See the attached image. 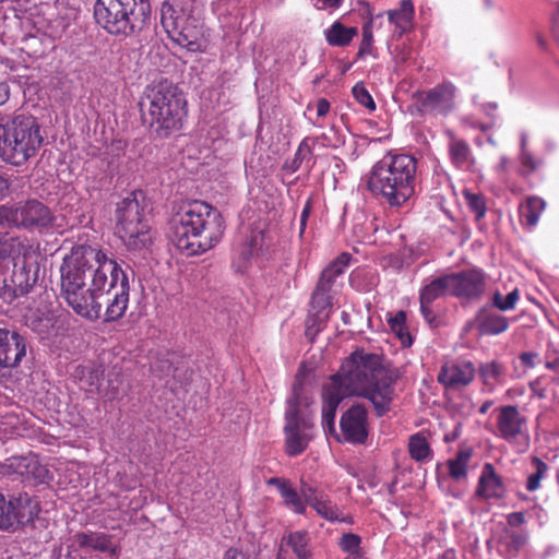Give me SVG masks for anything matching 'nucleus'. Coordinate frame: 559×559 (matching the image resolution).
I'll return each instance as SVG.
<instances>
[{
  "instance_id": "nucleus-42",
  "label": "nucleus",
  "mask_w": 559,
  "mask_h": 559,
  "mask_svg": "<svg viewBox=\"0 0 559 559\" xmlns=\"http://www.w3.org/2000/svg\"><path fill=\"white\" fill-rule=\"evenodd\" d=\"M533 463L536 467V472L528 476L526 483V489L528 491H535L540 486V479L546 474L548 466L545 462H543L539 457H533Z\"/></svg>"
},
{
  "instance_id": "nucleus-56",
  "label": "nucleus",
  "mask_w": 559,
  "mask_h": 559,
  "mask_svg": "<svg viewBox=\"0 0 559 559\" xmlns=\"http://www.w3.org/2000/svg\"><path fill=\"white\" fill-rule=\"evenodd\" d=\"M394 334H396V336L399 337V340L401 341L402 345L404 347H409L412 346L413 344V337L407 329V326H403L401 329V331H397V330H394L392 331Z\"/></svg>"
},
{
  "instance_id": "nucleus-21",
  "label": "nucleus",
  "mask_w": 559,
  "mask_h": 559,
  "mask_svg": "<svg viewBox=\"0 0 559 559\" xmlns=\"http://www.w3.org/2000/svg\"><path fill=\"white\" fill-rule=\"evenodd\" d=\"M11 528L33 523L39 512V502L28 493H19L10 500Z\"/></svg>"
},
{
  "instance_id": "nucleus-44",
  "label": "nucleus",
  "mask_w": 559,
  "mask_h": 559,
  "mask_svg": "<svg viewBox=\"0 0 559 559\" xmlns=\"http://www.w3.org/2000/svg\"><path fill=\"white\" fill-rule=\"evenodd\" d=\"M319 141H321L323 146L333 148L340 147L341 145L344 144L343 136H341L337 133V131L334 130V128H331L329 133H322L320 136L316 139L310 138V143L312 144V146Z\"/></svg>"
},
{
  "instance_id": "nucleus-18",
  "label": "nucleus",
  "mask_w": 559,
  "mask_h": 559,
  "mask_svg": "<svg viewBox=\"0 0 559 559\" xmlns=\"http://www.w3.org/2000/svg\"><path fill=\"white\" fill-rule=\"evenodd\" d=\"M195 20L190 16L176 17L174 21L163 23L168 37L178 46L194 51L198 49L199 31L194 24Z\"/></svg>"
},
{
  "instance_id": "nucleus-41",
  "label": "nucleus",
  "mask_w": 559,
  "mask_h": 559,
  "mask_svg": "<svg viewBox=\"0 0 559 559\" xmlns=\"http://www.w3.org/2000/svg\"><path fill=\"white\" fill-rule=\"evenodd\" d=\"M282 498L285 501V504L294 510V512L298 514H304L306 511V504L301 500L300 493L297 492L296 489L288 486L281 492Z\"/></svg>"
},
{
  "instance_id": "nucleus-48",
  "label": "nucleus",
  "mask_w": 559,
  "mask_h": 559,
  "mask_svg": "<svg viewBox=\"0 0 559 559\" xmlns=\"http://www.w3.org/2000/svg\"><path fill=\"white\" fill-rule=\"evenodd\" d=\"M10 500L7 501L4 496L0 493V530H10Z\"/></svg>"
},
{
  "instance_id": "nucleus-37",
  "label": "nucleus",
  "mask_w": 559,
  "mask_h": 559,
  "mask_svg": "<svg viewBox=\"0 0 559 559\" xmlns=\"http://www.w3.org/2000/svg\"><path fill=\"white\" fill-rule=\"evenodd\" d=\"M311 507L320 516L328 521H343V519L340 518V512L336 506L333 504L330 500L325 499L322 495H320V497L311 504Z\"/></svg>"
},
{
  "instance_id": "nucleus-14",
  "label": "nucleus",
  "mask_w": 559,
  "mask_h": 559,
  "mask_svg": "<svg viewBox=\"0 0 559 559\" xmlns=\"http://www.w3.org/2000/svg\"><path fill=\"white\" fill-rule=\"evenodd\" d=\"M450 294L459 298H479L486 287V275L483 271L471 269L448 274Z\"/></svg>"
},
{
  "instance_id": "nucleus-59",
  "label": "nucleus",
  "mask_w": 559,
  "mask_h": 559,
  "mask_svg": "<svg viewBox=\"0 0 559 559\" xmlns=\"http://www.w3.org/2000/svg\"><path fill=\"white\" fill-rule=\"evenodd\" d=\"M306 325H307V335H310V334H317L319 331H320V325L318 324V319L316 317H308L307 321H306Z\"/></svg>"
},
{
  "instance_id": "nucleus-30",
  "label": "nucleus",
  "mask_w": 559,
  "mask_h": 559,
  "mask_svg": "<svg viewBox=\"0 0 559 559\" xmlns=\"http://www.w3.org/2000/svg\"><path fill=\"white\" fill-rule=\"evenodd\" d=\"M287 546H289L297 559H313L309 549L310 536L307 531L290 532L284 537Z\"/></svg>"
},
{
  "instance_id": "nucleus-33",
  "label": "nucleus",
  "mask_w": 559,
  "mask_h": 559,
  "mask_svg": "<svg viewBox=\"0 0 559 559\" xmlns=\"http://www.w3.org/2000/svg\"><path fill=\"white\" fill-rule=\"evenodd\" d=\"M408 451L411 457L417 462H424L432 457L429 443L421 433H415L409 438Z\"/></svg>"
},
{
  "instance_id": "nucleus-6",
  "label": "nucleus",
  "mask_w": 559,
  "mask_h": 559,
  "mask_svg": "<svg viewBox=\"0 0 559 559\" xmlns=\"http://www.w3.org/2000/svg\"><path fill=\"white\" fill-rule=\"evenodd\" d=\"M44 143L37 119L28 114H15L0 120V159L22 166L34 157Z\"/></svg>"
},
{
  "instance_id": "nucleus-25",
  "label": "nucleus",
  "mask_w": 559,
  "mask_h": 559,
  "mask_svg": "<svg viewBox=\"0 0 559 559\" xmlns=\"http://www.w3.org/2000/svg\"><path fill=\"white\" fill-rule=\"evenodd\" d=\"M546 202L536 195L527 197L525 202L519 207V214L522 225L532 228L537 225Z\"/></svg>"
},
{
  "instance_id": "nucleus-4",
  "label": "nucleus",
  "mask_w": 559,
  "mask_h": 559,
  "mask_svg": "<svg viewBox=\"0 0 559 559\" xmlns=\"http://www.w3.org/2000/svg\"><path fill=\"white\" fill-rule=\"evenodd\" d=\"M142 123L158 139H167L182 128L187 99L168 80L147 85L139 102Z\"/></svg>"
},
{
  "instance_id": "nucleus-5",
  "label": "nucleus",
  "mask_w": 559,
  "mask_h": 559,
  "mask_svg": "<svg viewBox=\"0 0 559 559\" xmlns=\"http://www.w3.org/2000/svg\"><path fill=\"white\" fill-rule=\"evenodd\" d=\"M417 159L408 154H385L366 176L371 194L390 207L403 206L415 193Z\"/></svg>"
},
{
  "instance_id": "nucleus-8",
  "label": "nucleus",
  "mask_w": 559,
  "mask_h": 559,
  "mask_svg": "<svg viewBox=\"0 0 559 559\" xmlns=\"http://www.w3.org/2000/svg\"><path fill=\"white\" fill-rule=\"evenodd\" d=\"M287 408L285 411V451L289 456L301 454L313 438V421L309 414L301 409V406H308L311 401L304 393L299 373L293 385L290 397L287 399Z\"/></svg>"
},
{
  "instance_id": "nucleus-1",
  "label": "nucleus",
  "mask_w": 559,
  "mask_h": 559,
  "mask_svg": "<svg viewBox=\"0 0 559 559\" xmlns=\"http://www.w3.org/2000/svg\"><path fill=\"white\" fill-rule=\"evenodd\" d=\"M114 255L92 246H76L60 266L61 292L72 310L90 321L122 318L129 304L127 271Z\"/></svg>"
},
{
  "instance_id": "nucleus-46",
  "label": "nucleus",
  "mask_w": 559,
  "mask_h": 559,
  "mask_svg": "<svg viewBox=\"0 0 559 559\" xmlns=\"http://www.w3.org/2000/svg\"><path fill=\"white\" fill-rule=\"evenodd\" d=\"M360 544H361L360 536H358L357 534H354V533L343 534L341 542H340L341 548L344 551L348 552V555L361 552Z\"/></svg>"
},
{
  "instance_id": "nucleus-2",
  "label": "nucleus",
  "mask_w": 559,
  "mask_h": 559,
  "mask_svg": "<svg viewBox=\"0 0 559 559\" xmlns=\"http://www.w3.org/2000/svg\"><path fill=\"white\" fill-rule=\"evenodd\" d=\"M349 396L370 401L378 417L390 412L396 396L395 384L402 377L399 368L382 366L381 356L356 349L336 373Z\"/></svg>"
},
{
  "instance_id": "nucleus-23",
  "label": "nucleus",
  "mask_w": 559,
  "mask_h": 559,
  "mask_svg": "<svg viewBox=\"0 0 559 559\" xmlns=\"http://www.w3.org/2000/svg\"><path fill=\"white\" fill-rule=\"evenodd\" d=\"M476 496L485 500L499 499L504 496L502 480L490 463H486L483 467L476 488Z\"/></svg>"
},
{
  "instance_id": "nucleus-35",
  "label": "nucleus",
  "mask_w": 559,
  "mask_h": 559,
  "mask_svg": "<svg viewBox=\"0 0 559 559\" xmlns=\"http://www.w3.org/2000/svg\"><path fill=\"white\" fill-rule=\"evenodd\" d=\"M527 536L524 533H518L507 530L500 538V544L504 547L508 555H516L526 544Z\"/></svg>"
},
{
  "instance_id": "nucleus-49",
  "label": "nucleus",
  "mask_w": 559,
  "mask_h": 559,
  "mask_svg": "<svg viewBox=\"0 0 559 559\" xmlns=\"http://www.w3.org/2000/svg\"><path fill=\"white\" fill-rule=\"evenodd\" d=\"M545 367L548 370L559 373V353L555 347L548 345V348L545 353Z\"/></svg>"
},
{
  "instance_id": "nucleus-22",
  "label": "nucleus",
  "mask_w": 559,
  "mask_h": 559,
  "mask_svg": "<svg viewBox=\"0 0 559 559\" xmlns=\"http://www.w3.org/2000/svg\"><path fill=\"white\" fill-rule=\"evenodd\" d=\"M445 134L449 139L448 151L451 164L462 170L472 169L475 158L469 144L465 140L457 138L451 130H447Z\"/></svg>"
},
{
  "instance_id": "nucleus-63",
  "label": "nucleus",
  "mask_w": 559,
  "mask_h": 559,
  "mask_svg": "<svg viewBox=\"0 0 559 559\" xmlns=\"http://www.w3.org/2000/svg\"><path fill=\"white\" fill-rule=\"evenodd\" d=\"M10 190V181L3 175L0 174V199L8 195Z\"/></svg>"
},
{
  "instance_id": "nucleus-27",
  "label": "nucleus",
  "mask_w": 559,
  "mask_h": 559,
  "mask_svg": "<svg viewBox=\"0 0 559 559\" xmlns=\"http://www.w3.org/2000/svg\"><path fill=\"white\" fill-rule=\"evenodd\" d=\"M312 144L310 143V138H305L298 145L297 151L294 155V158L290 160H286L283 168L290 174L296 173L304 163H306L307 168L311 169L314 162Z\"/></svg>"
},
{
  "instance_id": "nucleus-36",
  "label": "nucleus",
  "mask_w": 559,
  "mask_h": 559,
  "mask_svg": "<svg viewBox=\"0 0 559 559\" xmlns=\"http://www.w3.org/2000/svg\"><path fill=\"white\" fill-rule=\"evenodd\" d=\"M479 376L486 385L499 383L502 380L503 367L496 360L480 365Z\"/></svg>"
},
{
  "instance_id": "nucleus-31",
  "label": "nucleus",
  "mask_w": 559,
  "mask_h": 559,
  "mask_svg": "<svg viewBox=\"0 0 559 559\" xmlns=\"http://www.w3.org/2000/svg\"><path fill=\"white\" fill-rule=\"evenodd\" d=\"M390 23L400 29V35L405 33L414 16V5L412 0H403L397 10L388 12Z\"/></svg>"
},
{
  "instance_id": "nucleus-38",
  "label": "nucleus",
  "mask_w": 559,
  "mask_h": 559,
  "mask_svg": "<svg viewBox=\"0 0 559 559\" xmlns=\"http://www.w3.org/2000/svg\"><path fill=\"white\" fill-rule=\"evenodd\" d=\"M331 288L324 285L321 282H318L316 289L312 293L311 296V307L316 309L319 312L322 310H325L331 305V296H330Z\"/></svg>"
},
{
  "instance_id": "nucleus-28",
  "label": "nucleus",
  "mask_w": 559,
  "mask_h": 559,
  "mask_svg": "<svg viewBox=\"0 0 559 559\" xmlns=\"http://www.w3.org/2000/svg\"><path fill=\"white\" fill-rule=\"evenodd\" d=\"M450 293V282L448 274L433 278L427 283L419 293V302H430L443 297Z\"/></svg>"
},
{
  "instance_id": "nucleus-53",
  "label": "nucleus",
  "mask_w": 559,
  "mask_h": 559,
  "mask_svg": "<svg viewBox=\"0 0 559 559\" xmlns=\"http://www.w3.org/2000/svg\"><path fill=\"white\" fill-rule=\"evenodd\" d=\"M389 324L392 331H401L406 325V314L404 311H399L393 318L389 320Z\"/></svg>"
},
{
  "instance_id": "nucleus-19",
  "label": "nucleus",
  "mask_w": 559,
  "mask_h": 559,
  "mask_svg": "<svg viewBox=\"0 0 559 559\" xmlns=\"http://www.w3.org/2000/svg\"><path fill=\"white\" fill-rule=\"evenodd\" d=\"M475 377V367L471 361H448L438 373V381L449 389L468 385Z\"/></svg>"
},
{
  "instance_id": "nucleus-60",
  "label": "nucleus",
  "mask_w": 559,
  "mask_h": 559,
  "mask_svg": "<svg viewBox=\"0 0 559 559\" xmlns=\"http://www.w3.org/2000/svg\"><path fill=\"white\" fill-rule=\"evenodd\" d=\"M49 326H50V322L48 319L38 320V322L33 321L31 323V328L40 334L46 333L48 331Z\"/></svg>"
},
{
  "instance_id": "nucleus-40",
  "label": "nucleus",
  "mask_w": 559,
  "mask_h": 559,
  "mask_svg": "<svg viewBox=\"0 0 559 559\" xmlns=\"http://www.w3.org/2000/svg\"><path fill=\"white\" fill-rule=\"evenodd\" d=\"M466 204L472 213H474L476 221L481 219L486 214L485 198L479 193L464 191Z\"/></svg>"
},
{
  "instance_id": "nucleus-43",
  "label": "nucleus",
  "mask_w": 559,
  "mask_h": 559,
  "mask_svg": "<svg viewBox=\"0 0 559 559\" xmlns=\"http://www.w3.org/2000/svg\"><path fill=\"white\" fill-rule=\"evenodd\" d=\"M372 44H373V35H372V20H369L362 26V39L358 50V57H365L367 55L372 53Z\"/></svg>"
},
{
  "instance_id": "nucleus-7",
  "label": "nucleus",
  "mask_w": 559,
  "mask_h": 559,
  "mask_svg": "<svg viewBox=\"0 0 559 559\" xmlns=\"http://www.w3.org/2000/svg\"><path fill=\"white\" fill-rule=\"evenodd\" d=\"M151 16L150 0H97L96 23L108 34L128 37L140 33Z\"/></svg>"
},
{
  "instance_id": "nucleus-51",
  "label": "nucleus",
  "mask_w": 559,
  "mask_h": 559,
  "mask_svg": "<svg viewBox=\"0 0 559 559\" xmlns=\"http://www.w3.org/2000/svg\"><path fill=\"white\" fill-rule=\"evenodd\" d=\"M420 312L429 325H436L437 317L431 308L430 302L420 304Z\"/></svg>"
},
{
  "instance_id": "nucleus-50",
  "label": "nucleus",
  "mask_w": 559,
  "mask_h": 559,
  "mask_svg": "<svg viewBox=\"0 0 559 559\" xmlns=\"http://www.w3.org/2000/svg\"><path fill=\"white\" fill-rule=\"evenodd\" d=\"M300 497L305 504L311 506L320 497V495L317 493V490L312 486L306 483H301Z\"/></svg>"
},
{
  "instance_id": "nucleus-39",
  "label": "nucleus",
  "mask_w": 559,
  "mask_h": 559,
  "mask_svg": "<svg viewBox=\"0 0 559 559\" xmlns=\"http://www.w3.org/2000/svg\"><path fill=\"white\" fill-rule=\"evenodd\" d=\"M520 298L519 290L515 288L510 292L506 298H503L500 292H495L491 298V306L499 309L500 311H508L515 308V305Z\"/></svg>"
},
{
  "instance_id": "nucleus-62",
  "label": "nucleus",
  "mask_w": 559,
  "mask_h": 559,
  "mask_svg": "<svg viewBox=\"0 0 559 559\" xmlns=\"http://www.w3.org/2000/svg\"><path fill=\"white\" fill-rule=\"evenodd\" d=\"M267 485L275 486L278 489L280 493L289 486V484L286 480L277 477L270 478L267 480Z\"/></svg>"
},
{
  "instance_id": "nucleus-26",
  "label": "nucleus",
  "mask_w": 559,
  "mask_h": 559,
  "mask_svg": "<svg viewBox=\"0 0 559 559\" xmlns=\"http://www.w3.org/2000/svg\"><path fill=\"white\" fill-rule=\"evenodd\" d=\"M195 0H164L160 9V23L192 15Z\"/></svg>"
},
{
  "instance_id": "nucleus-57",
  "label": "nucleus",
  "mask_w": 559,
  "mask_h": 559,
  "mask_svg": "<svg viewBox=\"0 0 559 559\" xmlns=\"http://www.w3.org/2000/svg\"><path fill=\"white\" fill-rule=\"evenodd\" d=\"M507 522L511 526H520L525 522V515L523 512H513L507 516Z\"/></svg>"
},
{
  "instance_id": "nucleus-13",
  "label": "nucleus",
  "mask_w": 559,
  "mask_h": 559,
  "mask_svg": "<svg viewBox=\"0 0 559 559\" xmlns=\"http://www.w3.org/2000/svg\"><path fill=\"white\" fill-rule=\"evenodd\" d=\"M456 87L444 81L419 95L420 110L435 115H448L455 106Z\"/></svg>"
},
{
  "instance_id": "nucleus-20",
  "label": "nucleus",
  "mask_w": 559,
  "mask_h": 559,
  "mask_svg": "<svg viewBox=\"0 0 559 559\" xmlns=\"http://www.w3.org/2000/svg\"><path fill=\"white\" fill-rule=\"evenodd\" d=\"M344 386L337 374L331 377L330 382L323 386L322 397V425L326 426L330 430L334 428V419L336 408L340 403L346 396H349L344 392Z\"/></svg>"
},
{
  "instance_id": "nucleus-3",
  "label": "nucleus",
  "mask_w": 559,
  "mask_h": 559,
  "mask_svg": "<svg viewBox=\"0 0 559 559\" xmlns=\"http://www.w3.org/2000/svg\"><path fill=\"white\" fill-rule=\"evenodd\" d=\"M224 230V219L216 207L193 201L174 217L171 240L179 250L197 255L215 247Z\"/></svg>"
},
{
  "instance_id": "nucleus-10",
  "label": "nucleus",
  "mask_w": 559,
  "mask_h": 559,
  "mask_svg": "<svg viewBox=\"0 0 559 559\" xmlns=\"http://www.w3.org/2000/svg\"><path fill=\"white\" fill-rule=\"evenodd\" d=\"M138 195L141 192H132L117 204L116 234L124 242L129 250L147 248L152 242L150 227L143 217V205Z\"/></svg>"
},
{
  "instance_id": "nucleus-45",
  "label": "nucleus",
  "mask_w": 559,
  "mask_h": 559,
  "mask_svg": "<svg viewBox=\"0 0 559 559\" xmlns=\"http://www.w3.org/2000/svg\"><path fill=\"white\" fill-rule=\"evenodd\" d=\"M354 98L362 106L368 108L369 110L376 109V103L371 97L370 93L367 91L364 83H357L352 90Z\"/></svg>"
},
{
  "instance_id": "nucleus-11",
  "label": "nucleus",
  "mask_w": 559,
  "mask_h": 559,
  "mask_svg": "<svg viewBox=\"0 0 559 559\" xmlns=\"http://www.w3.org/2000/svg\"><path fill=\"white\" fill-rule=\"evenodd\" d=\"M2 468L4 475L15 476L29 486L48 484L52 479L50 471L36 456L9 457Z\"/></svg>"
},
{
  "instance_id": "nucleus-34",
  "label": "nucleus",
  "mask_w": 559,
  "mask_h": 559,
  "mask_svg": "<svg viewBox=\"0 0 559 559\" xmlns=\"http://www.w3.org/2000/svg\"><path fill=\"white\" fill-rule=\"evenodd\" d=\"M472 457L471 449L460 450L455 457L448 462L449 475L455 480H460L466 476L467 463Z\"/></svg>"
},
{
  "instance_id": "nucleus-24",
  "label": "nucleus",
  "mask_w": 559,
  "mask_h": 559,
  "mask_svg": "<svg viewBox=\"0 0 559 559\" xmlns=\"http://www.w3.org/2000/svg\"><path fill=\"white\" fill-rule=\"evenodd\" d=\"M477 330L484 335H497L509 328L508 319L495 312L489 306H484L475 317Z\"/></svg>"
},
{
  "instance_id": "nucleus-12",
  "label": "nucleus",
  "mask_w": 559,
  "mask_h": 559,
  "mask_svg": "<svg viewBox=\"0 0 559 559\" xmlns=\"http://www.w3.org/2000/svg\"><path fill=\"white\" fill-rule=\"evenodd\" d=\"M29 348V343L24 335L0 328V369L19 367Z\"/></svg>"
},
{
  "instance_id": "nucleus-16",
  "label": "nucleus",
  "mask_w": 559,
  "mask_h": 559,
  "mask_svg": "<svg viewBox=\"0 0 559 559\" xmlns=\"http://www.w3.org/2000/svg\"><path fill=\"white\" fill-rule=\"evenodd\" d=\"M344 439L354 444H364L368 438V413L364 405L354 404L341 417Z\"/></svg>"
},
{
  "instance_id": "nucleus-64",
  "label": "nucleus",
  "mask_w": 559,
  "mask_h": 559,
  "mask_svg": "<svg viewBox=\"0 0 559 559\" xmlns=\"http://www.w3.org/2000/svg\"><path fill=\"white\" fill-rule=\"evenodd\" d=\"M223 559H248V558L242 551L230 548L225 552Z\"/></svg>"
},
{
  "instance_id": "nucleus-9",
  "label": "nucleus",
  "mask_w": 559,
  "mask_h": 559,
  "mask_svg": "<svg viewBox=\"0 0 559 559\" xmlns=\"http://www.w3.org/2000/svg\"><path fill=\"white\" fill-rule=\"evenodd\" d=\"M55 221L51 210L36 199L0 205V225L3 227L43 234L53 227Z\"/></svg>"
},
{
  "instance_id": "nucleus-29",
  "label": "nucleus",
  "mask_w": 559,
  "mask_h": 559,
  "mask_svg": "<svg viewBox=\"0 0 559 559\" xmlns=\"http://www.w3.org/2000/svg\"><path fill=\"white\" fill-rule=\"evenodd\" d=\"M325 39L331 46L344 47L347 46L353 38L358 34L356 27H346L341 22H334L324 32Z\"/></svg>"
},
{
  "instance_id": "nucleus-47",
  "label": "nucleus",
  "mask_w": 559,
  "mask_h": 559,
  "mask_svg": "<svg viewBox=\"0 0 559 559\" xmlns=\"http://www.w3.org/2000/svg\"><path fill=\"white\" fill-rule=\"evenodd\" d=\"M151 371L157 378H164L174 371L173 364L168 359H157L151 365Z\"/></svg>"
},
{
  "instance_id": "nucleus-32",
  "label": "nucleus",
  "mask_w": 559,
  "mask_h": 559,
  "mask_svg": "<svg viewBox=\"0 0 559 559\" xmlns=\"http://www.w3.org/2000/svg\"><path fill=\"white\" fill-rule=\"evenodd\" d=\"M350 254L342 253L334 261H332L321 273L319 282L332 288V285L337 276L344 273L350 261Z\"/></svg>"
},
{
  "instance_id": "nucleus-17",
  "label": "nucleus",
  "mask_w": 559,
  "mask_h": 559,
  "mask_svg": "<svg viewBox=\"0 0 559 559\" xmlns=\"http://www.w3.org/2000/svg\"><path fill=\"white\" fill-rule=\"evenodd\" d=\"M71 546L86 552H102L110 559H118L120 555V549L112 536L102 532H79L72 536Z\"/></svg>"
},
{
  "instance_id": "nucleus-61",
  "label": "nucleus",
  "mask_w": 559,
  "mask_h": 559,
  "mask_svg": "<svg viewBox=\"0 0 559 559\" xmlns=\"http://www.w3.org/2000/svg\"><path fill=\"white\" fill-rule=\"evenodd\" d=\"M330 111V103L325 98H320L317 103L318 117H324Z\"/></svg>"
},
{
  "instance_id": "nucleus-15",
  "label": "nucleus",
  "mask_w": 559,
  "mask_h": 559,
  "mask_svg": "<svg viewBox=\"0 0 559 559\" xmlns=\"http://www.w3.org/2000/svg\"><path fill=\"white\" fill-rule=\"evenodd\" d=\"M497 429L498 437L509 443L516 442L520 438L528 439L527 419L522 415L518 406L506 405L498 409Z\"/></svg>"
},
{
  "instance_id": "nucleus-52",
  "label": "nucleus",
  "mask_w": 559,
  "mask_h": 559,
  "mask_svg": "<svg viewBox=\"0 0 559 559\" xmlns=\"http://www.w3.org/2000/svg\"><path fill=\"white\" fill-rule=\"evenodd\" d=\"M102 372L98 369H88L87 374L81 379L88 386H98Z\"/></svg>"
},
{
  "instance_id": "nucleus-58",
  "label": "nucleus",
  "mask_w": 559,
  "mask_h": 559,
  "mask_svg": "<svg viewBox=\"0 0 559 559\" xmlns=\"http://www.w3.org/2000/svg\"><path fill=\"white\" fill-rule=\"evenodd\" d=\"M314 5L319 10L336 9L341 5V0H316Z\"/></svg>"
},
{
  "instance_id": "nucleus-55",
  "label": "nucleus",
  "mask_w": 559,
  "mask_h": 559,
  "mask_svg": "<svg viewBox=\"0 0 559 559\" xmlns=\"http://www.w3.org/2000/svg\"><path fill=\"white\" fill-rule=\"evenodd\" d=\"M521 163L528 168L530 173L535 171L538 167V163L534 159L533 155L524 150L521 154Z\"/></svg>"
},
{
  "instance_id": "nucleus-54",
  "label": "nucleus",
  "mask_w": 559,
  "mask_h": 559,
  "mask_svg": "<svg viewBox=\"0 0 559 559\" xmlns=\"http://www.w3.org/2000/svg\"><path fill=\"white\" fill-rule=\"evenodd\" d=\"M538 357L537 353L534 352H523L520 354L519 359L521 364L527 368H534L536 365V358Z\"/></svg>"
}]
</instances>
